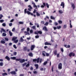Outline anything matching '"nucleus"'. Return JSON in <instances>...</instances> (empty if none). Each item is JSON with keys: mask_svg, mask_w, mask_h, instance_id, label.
<instances>
[{"mask_svg": "<svg viewBox=\"0 0 76 76\" xmlns=\"http://www.w3.org/2000/svg\"><path fill=\"white\" fill-rule=\"evenodd\" d=\"M47 63H48V62L47 61H46L44 62L43 64V65L45 66V65H46Z\"/></svg>", "mask_w": 76, "mask_h": 76, "instance_id": "obj_30", "label": "nucleus"}, {"mask_svg": "<svg viewBox=\"0 0 76 76\" xmlns=\"http://www.w3.org/2000/svg\"><path fill=\"white\" fill-rule=\"evenodd\" d=\"M43 5H42L41 6V7L42 8H44V7H45L46 6L45 2L43 3Z\"/></svg>", "mask_w": 76, "mask_h": 76, "instance_id": "obj_10", "label": "nucleus"}, {"mask_svg": "<svg viewBox=\"0 0 76 76\" xmlns=\"http://www.w3.org/2000/svg\"><path fill=\"white\" fill-rule=\"evenodd\" d=\"M42 30H43V31H46V32H47V31H48V29L47 28V27L45 26L43 28Z\"/></svg>", "mask_w": 76, "mask_h": 76, "instance_id": "obj_7", "label": "nucleus"}, {"mask_svg": "<svg viewBox=\"0 0 76 76\" xmlns=\"http://www.w3.org/2000/svg\"><path fill=\"white\" fill-rule=\"evenodd\" d=\"M35 45H32L31 47V50H33L35 48Z\"/></svg>", "mask_w": 76, "mask_h": 76, "instance_id": "obj_9", "label": "nucleus"}, {"mask_svg": "<svg viewBox=\"0 0 76 76\" xmlns=\"http://www.w3.org/2000/svg\"><path fill=\"white\" fill-rule=\"evenodd\" d=\"M72 7L73 9H75V4L74 3H72L71 4Z\"/></svg>", "mask_w": 76, "mask_h": 76, "instance_id": "obj_14", "label": "nucleus"}, {"mask_svg": "<svg viewBox=\"0 0 76 76\" xmlns=\"http://www.w3.org/2000/svg\"><path fill=\"white\" fill-rule=\"evenodd\" d=\"M59 13H61V14L62 13H63V12H62V11H61V10H59L58 11Z\"/></svg>", "mask_w": 76, "mask_h": 76, "instance_id": "obj_35", "label": "nucleus"}, {"mask_svg": "<svg viewBox=\"0 0 76 76\" xmlns=\"http://www.w3.org/2000/svg\"><path fill=\"white\" fill-rule=\"evenodd\" d=\"M61 6H63V8L64 7V2H62L61 4L60 5Z\"/></svg>", "mask_w": 76, "mask_h": 76, "instance_id": "obj_13", "label": "nucleus"}, {"mask_svg": "<svg viewBox=\"0 0 76 76\" xmlns=\"http://www.w3.org/2000/svg\"><path fill=\"white\" fill-rule=\"evenodd\" d=\"M4 39H5V40L7 41H9V39L8 38H4Z\"/></svg>", "mask_w": 76, "mask_h": 76, "instance_id": "obj_59", "label": "nucleus"}, {"mask_svg": "<svg viewBox=\"0 0 76 76\" xmlns=\"http://www.w3.org/2000/svg\"><path fill=\"white\" fill-rule=\"evenodd\" d=\"M45 45H51V44L47 42H46L45 43Z\"/></svg>", "mask_w": 76, "mask_h": 76, "instance_id": "obj_17", "label": "nucleus"}, {"mask_svg": "<svg viewBox=\"0 0 76 76\" xmlns=\"http://www.w3.org/2000/svg\"><path fill=\"white\" fill-rule=\"evenodd\" d=\"M28 7H29V8L28 9V10H29V11H31L32 9V7H31V6L29 5L28 6Z\"/></svg>", "mask_w": 76, "mask_h": 76, "instance_id": "obj_11", "label": "nucleus"}, {"mask_svg": "<svg viewBox=\"0 0 76 76\" xmlns=\"http://www.w3.org/2000/svg\"><path fill=\"white\" fill-rule=\"evenodd\" d=\"M61 51L62 53L64 51V50H63V48H61Z\"/></svg>", "mask_w": 76, "mask_h": 76, "instance_id": "obj_60", "label": "nucleus"}, {"mask_svg": "<svg viewBox=\"0 0 76 76\" xmlns=\"http://www.w3.org/2000/svg\"><path fill=\"white\" fill-rule=\"evenodd\" d=\"M4 22V20H0V22H1V23H2V22Z\"/></svg>", "mask_w": 76, "mask_h": 76, "instance_id": "obj_54", "label": "nucleus"}, {"mask_svg": "<svg viewBox=\"0 0 76 76\" xmlns=\"http://www.w3.org/2000/svg\"><path fill=\"white\" fill-rule=\"evenodd\" d=\"M30 65L29 63H28L26 66V67H29Z\"/></svg>", "mask_w": 76, "mask_h": 76, "instance_id": "obj_40", "label": "nucleus"}, {"mask_svg": "<svg viewBox=\"0 0 76 76\" xmlns=\"http://www.w3.org/2000/svg\"><path fill=\"white\" fill-rule=\"evenodd\" d=\"M0 32L1 34H2V33H3V32L6 33V31L3 28H1V30L0 31Z\"/></svg>", "mask_w": 76, "mask_h": 76, "instance_id": "obj_6", "label": "nucleus"}, {"mask_svg": "<svg viewBox=\"0 0 76 76\" xmlns=\"http://www.w3.org/2000/svg\"><path fill=\"white\" fill-rule=\"evenodd\" d=\"M27 40H29L31 39V37H27Z\"/></svg>", "mask_w": 76, "mask_h": 76, "instance_id": "obj_58", "label": "nucleus"}, {"mask_svg": "<svg viewBox=\"0 0 76 76\" xmlns=\"http://www.w3.org/2000/svg\"><path fill=\"white\" fill-rule=\"evenodd\" d=\"M62 63H60L58 64V69L59 70H61V69H62Z\"/></svg>", "mask_w": 76, "mask_h": 76, "instance_id": "obj_2", "label": "nucleus"}, {"mask_svg": "<svg viewBox=\"0 0 76 76\" xmlns=\"http://www.w3.org/2000/svg\"><path fill=\"white\" fill-rule=\"evenodd\" d=\"M46 4L47 8H49V4H48L46 3Z\"/></svg>", "mask_w": 76, "mask_h": 76, "instance_id": "obj_33", "label": "nucleus"}, {"mask_svg": "<svg viewBox=\"0 0 76 76\" xmlns=\"http://www.w3.org/2000/svg\"><path fill=\"white\" fill-rule=\"evenodd\" d=\"M26 64H27V63L25 62L24 63L22 64V67H24L26 65Z\"/></svg>", "mask_w": 76, "mask_h": 76, "instance_id": "obj_27", "label": "nucleus"}, {"mask_svg": "<svg viewBox=\"0 0 76 76\" xmlns=\"http://www.w3.org/2000/svg\"><path fill=\"white\" fill-rule=\"evenodd\" d=\"M27 9H25L24 10V13H26L27 12Z\"/></svg>", "mask_w": 76, "mask_h": 76, "instance_id": "obj_45", "label": "nucleus"}, {"mask_svg": "<svg viewBox=\"0 0 76 76\" xmlns=\"http://www.w3.org/2000/svg\"><path fill=\"white\" fill-rule=\"evenodd\" d=\"M14 42H15V43H17V42H18V40L17 39L16 40H15L14 41Z\"/></svg>", "mask_w": 76, "mask_h": 76, "instance_id": "obj_44", "label": "nucleus"}, {"mask_svg": "<svg viewBox=\"0 0 76 76\" xmlns=\"http://www.w3.org/2000/svg\"><path fill=\"white\" fill-rule=\"evenodd\" d=\"M34 66H35V67H36V69H38V64H34Z\"/></svg>", "mask_w": 76, "mask_h": 76, "instance_id": "obj_19", "label": "nucleus"}, {"mask_svg": "<svg viewBox=\"0 0 76 76\" xmlns=\"http://www.w3.org/2000/svg\"><path fill=\"white\" fill-rule=\"evenodd\" d=\"M1 44H5L6 43V42L5 41H4V40H1Z\"/></svg>", "mask_w": 76, "mask_h": 76, "instance_id": "obj_25", "label": "nucleus"}, {"mask_svg": "<svg viewBox=\"0 0 76 76\" xmlns=\"http://www.w3.org/2000/svg\"><path fill=\"white\" fill-rule=\"evenodd\" d=\"M48 22H46L45 23V24L44 25H45V26H48Z\"/></svg>", "mask_w": 76, "mask_h": 76, "instance_id": "obj_38", "label": "nucleus"}, {"mask_svg": "<svg viewBox=\"0 0 76 76\" xmlns=\"http://www.w3.org/2000/svg\"><path fill=\"white\" fill-rule=\"evenodd\" d=\"M53 29L54 30H56L57 29V28L56 27H53Z\"/></svg>", "mask_w": 76, "mask_h": 76, "instance_id": "obj_57", "label": "nucleus"}, {"mask_svg": "<svg viewBox=\"0 0 76 76\" xmlns=\"http://www.w3.org/2000/svg\"><path fill=\"white\" fill-rule=\"evenodd\" d=\"M31 12H30L29 11H27V13L28 15H31Z\"/></svg>", "mask_w": 76, "mask_h": 76, "instance_id": "obj_43", "label": "nucleus"}, {"mask_svg": "<svg viewBox=\"0 0 76 76\" xmlns=\"http://www.w3.org/2000/svg\"><path fill=\"white\" fill-rule=\"evenodd\" d=\"M58 23H57V22H55V25H56V26H57V25H58Z\"/></svg>", "mask_w": 76, "mask_h": 76, "instance_id": "obj_62", "label": "nucleus"}, {"mask_svg": "<svg viewBox=\"0 0 76 76\" xmlns=\"http://www.w3.org/2000/svg\"><path fill=\"white\" fill-rule=\"evenodd\" d=\"M50 18L51 19H53L54 20H55V19H56V18L53 17V16H50Z\"/></svg>", "mask_w": 76, "mask_h": 76, "instance_id": "obj_29", "label": "nucleus"}, {"mask_svg": "<svg viewBox=\"0 0 76 76\" xmlns=\"http://www.w3.org/2000/svg\"><path fill=\"white\" fill-rule=\"evenodd\" d=\"M3 26H6V24L5 23H3L2 24Z\"/></svg>", "mask_w": 76, "mask_h": 76, "instance_id": "obj_55", "label": "nucleus"}, {"mask_svg": "<svg viewBox=\"0 0 76 76\" xmlns=\"http://www.w3.org/2000/svg\"><path fill=\"white\" fill-rule=\"evenodd\" d=\"M20 40L21 41V42H23V41H24V40H23V39L22 38V37H21L20 38Z\"/></svg>", "mask_w": 76, "mask_h": 76, "instance_id": "obj_32", "label": "nucleus"}, {"mask_svg": "<svg viewBox=\"0 0 76 76\" xmlns=\"http://www.w3.org/2000/svg\"><path fill=\"white\" fill-rule=\"evenodd\" d=\"M58 22H59V24H61V23H62V21H61V20H59Z\"/></svg>", "mask_w": 76, "mask_h": 76, "instance_id": "obj_39", "label": "nucleus"}, {"mask_svg": "<svg viewBox=\"0 0 76 76\" xmlns=\"http://www.w3.org/2000/svg\"><path fill=\"white\" fill-rule=\"evenodd\" d=\"M36 14L37 15V16H40V14H39L38 12H36Z\"/></svg>", "mask_w": 76, "mask_h": 76, "instance_id": "obj_36", "label": "nucleus"}, {"mask_svg": "<svg viewBox=\"0 0 76 76\" xmlns=\"http://www.w3.org/2000/svg\"><path fill=\"white\" fill-rule=\"evenodd\" d=\"M41 23L42 24H44L45 22L44 21H42L41 22Z\"/></svg>", "mask_w": 76, "mask_h": 76, "instance_id": "obj_52", "label": "nucleus"}, {"mask_svg": "<svg viewBox=\"0 0 76 76\" xmlns=\"http://www.w3.org/2000/svg\"><path fill=\"white\" fill-rule=\"evenodd\" d=\"M13 47L15 49H16V48H17V47H16V45H13Z\"/></svg>", "mask_w": 76, "mask_h": 76, "instance_id": "obj_42", "label": "nucleus"}, {"mask_svg": "<svg viewBox=\"0 0 76 76\" xmlns=\"http://www.w3.org/2000/svg\"><path fill=\"white\" fill-rule=\"evenodd\" d=\"M33 62H35V61H37V59H34L33 60Z\"/></svg>", "mask_w": 76, "mask_h": 76, "instance_id": "obj_49", "label": "nucleus"}, {"mask_svg": "<svg viewBox=\"0 0 76 76\" xmlns=\"http://www.w3.org/2000/svg\"><path fill=\"white\" fill-rule=\"evenodd\" d=\"M3 66V62H1L0 63V66Z\"/></svg>", "mask_w": 76, "mask_h": 76, "instance_id": "obj_31", "label": "nucleus"}, {"mask_svg": "<svg viewBox=\"0 0 76 76\" xmlns=\"http://www.w3.org/2000/svg\"><path fill=\"white\" fill-rule=\"evenodd\" d=\"M30 30V29L29 28V27L27 28V32H29V31Z\"/></svg>", "mask_w": 76, "mask_h": 76, "instance_id": "obj_46", "label": "nucleus"}, {"mask_svg": "<svg viewBox=\"0 0 76 76\" xmlns=\"http://www.w3.org/2000/svg\"><path fill=\"white\" fill-rule=\"evenodd\" d=\"M39 60H40V58H38L36 59V61H37V63H39Z\"/></svg>", "mask_w": 76, "mask_h": 76, "instance_id": "obj_24", "label": "nucleus"}, {"mask_svg": "<svg viewBox=\"0 0 76 76\" xmlns=\"http://www.w3.org/2000/svg\"><path fill=\"white\" fill-rule=\"evenodd\" d=\"M12 23H10L9 24V26H12Z\"/></svg>", "mask_w": 76, "mask_h": 76, "instance_id": "obj_56", "label": "nucleus"}, {"mask_svg": "<svg viewBox=\"0 0 76 76\" xmlns=\"http://www.w3.org/2000/svg\"><path fill=\"white\" fill-rule=\"evenodd\" d=\"M28 50V49L27 48V47H25L24 48V51H26Z\"/></svg>", "mask_w": 76, "mask_h": 76, "instance_id": "obj_37", "label": "nucleus"}, {"mask_svg": "<svg viewBox=\"0 0 76 76\" xmlns=\"http://www.w3.org/2000/svg\"><path fill=\"white\" fill-rule=\"evenodd\" d=\"M39 36L38 35H37V36H36L35 37L36 38H39Z\"/></svg>", "mask_w": 76, "mask_h": 76, "instance_id": "obj_63", "label": "nucleus"}, {"mask_svg": "<svg viewBox=\"0 0 76 76\" xmlns=\"http://www.w3.org/2000/svg\"><path fill=\"white\" fill-rule=\"evenodd\" d=\"M7 34H6L5 33H3L2 34V36L3 37H6V36Z\"/></svg>", "mask_w": 76, "mask_h": 76, "instance_id": "obj_28", "label": "nucleus"}, {"mask_svg": "<svg viewBox=\"0 0 76 76\" xmlns=\"http://www.w3.org/2000/svg\"><path fill=\"white\" fill-rule=\"evenodd\" d=\"M12 45V43H11V42L9 44V46H11V45Z\"/></svg>", "mask_w": 76, "mask_h": 76, "instance_id": "obj_61", "label": "nucleus"}, {"mask_svg": "<svg viewBox=\"0 0 76 76\" xmlns=\"http://www.w3.org/2000/svg\"><path fill=\"white\" fill-rule=\"evenodd\" d=\"M69 25H70V28H72V27H73V26H72V24L71 23H69Z\"/></svg>", "mask_w": 76, "mask_h": 76, "instance_id": "obj_48", "label": "nucleus"}, {"mask_svg": "<svg viewBox=\"0 0 76 76\" xmlns=\"http://www.w3.org/2000/svg\"><path fill=\"white\" fill-rule=\"evenodd\" d=\"M35 34H39L40 35H42V32L41 31H35L34 32Z\"/></svg>", "mask_w": 76, "mask_h": 76, "instance_id": "obj_3", "label": "nucleus"}, {"mask_svg": "<svg viewBox=\"0 0 76 76\" xmlns=\"http://www.w3.org/2000/svg\"><path fill=\"white\" fill-rule=\"evenodd\" d=\"M25 34L26 35H30V34H29V33L28 32V31H25L24 32Z\"/></svg>", "mask_w": 76, "mask_h": 76, "instance_id": "obj_16", "label": "nucleus"}, {"mask_svg": "<svg viewBox=\"0 0 76 76\" xmlns=\"http://www.w3.org/2000/svg\"><path fill=\"white\" fill-rule=\"evenodd\" d=\"M10 74L12 75H15L16 74V72L15 71H11L10 72Z\"/></svg>", "mask_w": 76, "mask_h": 76, "instance_id": "obj_8", "label": "nucleus"}, {"mask_svg": "<svg viewBox=\"0 0 76 76\" xmlns=\"http://www.w3.org/2000/svg\"><path fill=\"white\" fill-rule=\"evenodd\" d=\"M13 21H14V19H12L10 20V22H13Z\"/></svg>", "mask_w": 76, "mask_h": 76, "instance_id": "obj_64", "label": "nucleus"}, {"mask_svg": "<svg viewBox=\"0 0 76 76\" xmlns=\"http://www.w3.org/2000/svg\"><path fill=\"white\" fill-rule=\"evenodd\" d=\"M46 56L47 57H49V56H50V54H49V53H46Z\"/></svg>", "mask_w": 76, "mask_h": 76, "instance_id": "obj_34", "label": "nucleus"}, {"mask_svg": "<svg viewBox=\"0 0 76 76\" xmlns=\"http://www.w3.org/2000/svg\"><path fill=\"white\" fill-rule=\"evenodd\" d=\"M11 58L12 60H15L16 61H19L20 63H23L25 61V60L24 59H22L21 58H19L16 59V58L15 57H12Z\"/></svg>", "mask_w": 76, "mask_h": 76, "instance_id": "obj_1", "label": "nucleus"}, {"mask_svg": "<svg viewBox=\"0 0 76 76\" xmlns=\"http://www.w3.org/2000/svg\"><path fill=\"white\" fill-rule=\"evenodd\" d=\"M13 54L14 56H16L17 55V52H15L13 53Z\"/></svg>", "mask_w": 76, "mask_h": 76, "instance_id": "obj_41", "label": "nucleus"}, {"mask_svg": "<svg viewBox=\"0 0 76 76\" xmlns=\"http://www.w3.org/2000/svg\"><path fill=\"white\" fill-rule=\"evenodd\" d=\"M9 34H10V36L11 37L13 35V33H12L11 32V31H9Z\"/></svg>", "mask_w": 76, "mask_h": 76, "instance_id": "obj_22", "label": "nucleus"}, {"mask_svg": "<svg viewBox=\"0 0 76 76\" xmlns=\"http://www.w3.org/2000/svg\"><path fill=\"white\" fill-rule=\"evenodd\" d=\"M67 27V25H64V28L65 29V28H66V27Z\"/></svg>", "mask_w": 76, "mask_h": 76, "instance_id": "obj_53", "label": "nucleus"}, {"mask_svg": "<svg viewBox=\"0 0 76 76\" xmlns=\"http://www.w3.org/2000/svg\"><path fill=\"white\" fill-rule=\"evenodd\" d=\"M32 4H33V6L35 8V9H37V7H38L37 6V5L35 4L34 2V1H32Z\"/></svg>", "mask_w": 76, "mask_h": 76, "instance_id": "obj_5", "label": "nucleus"}, {"mask_svg": "<svg viewBox=\"0 0 76 76\" xmlns=\"http://www.w3.org/2000/svg\"><path fill=\"white\" fill-rule=\"evenodd\" d=\"M45 54H46V52L45 51H43L42 52V54L43 56H45Z\"/></svg>", "mask_w": 76, "mask_h": 76, "instance_id": "obj_20", "label": "nucleus"}, {"mask_svg": "<svg viewBox=\"0 0 76 76\" xmlns=\"http://www.w3.org/2000/svg\"><path fill=\"white\" fill-rule=\"evenodd\" d=\"M28 56L30 57H33V54L32 53H28Z\"/></svg>", "mask_w": 76, "mask_h": 76, "instance_id": "obj_18", "label": "nucleus"}, {"mask_svg": "<svg viewBox=\"0 0 76 76\" xmlns=\"http://www.w3.org/2000/svg\"><path fill=\"white\" fill-rule=\"evenodd\" d=\"M75 56V54L73 52H71L69 54V56L71 57L72 56H73V57H74V56Z\"/></svg>", "mask_w": 76, "mask_h": 76, "instance_id": "obj_4", "label": "nucleus"}, {"mask_svg": "<svg viewBox=\"0 0 76 76\" xmlns=\"http://www.w3.org/2000/svg\"><path fill=\"white\" fill-rule=\"evenodd\" d=\"M5 59H7L8 61H10V58L8 56H6L5 57Z\"/></svg>", "mask_w": 76, "mask_h": 76, "instance_id": "obj_12", "label": "nucleus"}, {"mask_svg": "<svg viewBox=\"0 0 76 76\" xmlns=\"http://www.w3.org/2000/svg\"><path fill=\"white\" fill-rule=\"evenodd\" d=\"M2 75L3 76H5V75H7V74L6 72L2 74Z\"/></svg>", "mask_w": 76, "mask_h": 76, "instance_id": "obj_23", "label": "nucleus"}, {"mask_svg": "<svg viewBox=\"0 0 76 76\" xmlns=\"http://www.w3.org/2000/svg\"><path fill=\"white\" fill-rule=\"evenodd\" d=\"M19 24H23V22H22L20 21V22H19Z\"/></svg>", "mask_w": 76, "mask_h": 76, "instance_id": "obj_47", "label": "nucleus"}, {"mask_svg": "<svg viewBox=\"0 0 76 76\" xmlns=\"http://www.w3.org/2000/svg\"><path fill=\"white\" fill-rule=\"evenodd\" d=\"M57 50H55L54 51V54L55 55H57Z\"/></svg>", "mask_w": 76, "mask_h": 76, "instance_id": "obj_26", "label": "nucleus"}, {"mask_svg": "<svg viewBox=\"0 0 76 76\" xmlns=\"http://www.w3.org/2000/svg\"><path fill=\"white\" fill-rule=\"evenodd\" d=\"M30 34H32L33 33V30H30Z\"/></svg>", "mask_w": 76, "mask_h": 76, "instance_id": "obj_51", "label": "nucleus"}, {"mask_svg": "<svg viewBox=\"0 0 76 76\" xmlns=\"http://www.w3.org/2000/svg\"><path fill=\"white\" fill-rule=\"evenodd\" d=\"M17 38L16 37H13L12 38V41H15V40L16 39H17Z\"/></svg>", "mask_w": 76, "mask_h": 76, "instance_id": "obj_15", "label": "nucleus"}, {"mask_svg": "<svg viewBox=\"0 0 76 76\" xmlns=\"http://www.w3.org/2000/svg\"><path fill=\"white\" fill-rule=\"evenodd\" d=\"M57 28L58 29H60V28H61V26H57Z\"/></svg>", "mask_w": 76, "mask_h": 76, "instance_id": "obj_50", "label": "nucleus"}, {"mask_svg": "<svg viewBox=\"0 0 76 76\" xmlns=\"http://www.w3.org/2000/svg\"><path fill=\"white\" fill-rule=\"evenodd\" d=\"M34 30H36V26H33L31 27Z\"/></svg>", "mask_w": 76, "mask_h": 76, "instance_id": "obj_21", "label": "nucleus"}]
</instances>
